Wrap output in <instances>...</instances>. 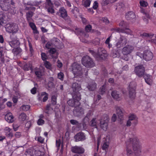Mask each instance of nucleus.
I'll return each mask as SVG.
<instances>
[{
	"mask_svg": "<svg viewBox=\"0 0 156 156\" xmlns=\"http://www.w3.org/2000/svg\"><path fill=\"white\" fill-rule=\"evenodd\" d=\"M109 2V0H102L101 3L102 5L105 6L108 4Z\"/></svg>",
	"mask_w": 156,
	"mask_h": 156,
	"instance_id": "nucleus-57",
	"label": "nucleus"
},
{
	"mask_svg": "<svg viewBox=\"0 0 156 156\" xmlns=\"http://www.w3.org/2000/svg\"><path fill=\"white\" fill-rule=\"evenodd\" d=\"M5 27L7 32L10 33H15L18 31V26L14 23H7L5 25Z\"/></svg>",
	"mask_w": 156,
	"mask_h": 156,
	"instance_id": "nucleus-6",
	"label": "nucleus"
},
{
	"mask_svg": "<svg viewBox=\"0 0 156 156\" xmlns=\"http://www.w3.org/2000/svg\"><path fill=\"white\" fill-rule=\"evenodd\" d=\"M111 95L114 99L116 101H119L121 99V95L116 90L113 91L111 93Z\"/></svg>",
	"mask_w": 156,
	"mask_h": 156,
	"instance_id": "nucleus-21",
	"label": "nucleus"
},
{
	"mask_svg": "<svg viewBox=\"0 0 156 156\" xmlns=\"http://www.w3.org/2000/svg\"><path fill=\"white\" fill-rule=\"evenodd\" d=\"M126 150L128 155L131 154L133 153L131 150L132 147L134 151L135 155L139 156L141 153V149L139 142L136 137L133 138H130L129 140L126 142Z\"/></svg>",
	"mask_w": 156,
	"mask_h": 156,
	"instance_id": "nucleus-1",
	"label": "nucleus"
},
{
	"mask_svg": "<svg viewBox=\"0 0 156 156\" xmlns=\"http://www.w3.org/2000/svg\"><path fill=\"white\" fill-rule=\"evenodd\" d=\"M134 47L133 46L126 45L123 48L122 53L124 55H127L131 53Z\"/></svg>",
	"mask_w": 156,
	"mask_h": 156,
	"instance_id": "nucleus-14",
	"label": "nucleus"
},
{
	"mask_svg": "<svg viewBox=\"0 0 156 156\" xmlns=\"http://www.w3.org/2000/svg\"><path fill=\"white\" fill-rule=\"evenodd\" d=\"M48 94L46 93V92H42L41 93V96H44L43 98L42 101L43 102H45L47 100L48 98Z\"/></svg>",
	"mask_w": 156,
	"mask_h": 156,
	"instance_id": "nucleus-37",
	"label": "nucleus"
},
{
	"mask_svg": "<svg viewBox=\"0 0 156 156\" xmlns=\"http://www.w3.org/2000/svg\"><path fill=\"white\" fill-rule=\"evenodd\" d=\"M129 119L130 121H133V122L132 123L134 126L136 125L138 123V121L136 119V115H131L129 117Z\"/></svg>",
	"mask_w": 156,
	"mask_h": 156,
	"instance_id": "nucleus-30",
	"label": "nucleus"
},
{
	"mask_svg": "<svg viewBox=\"0 0 156 156\" xmlns=\"http://www.w3.org/2000/svg\"><path fill=\"white\" fill-rule=\"evenodd\" d=\"M5 119L8 122L12 123L14 121V117L10 112L7 113L5 115Z\"/></svg>",
	"mask_w": 156,
	"mask_h": 156,
	"instance_id": "nucleus-23",
	"label": "nucleus"
},
{
	"mask_svg": "<svg viewBox=\"0 0 156 156\" xmlns=\"http://www.w3.org/2000/svg\"><path fill=\"white\" fill-rule=\"evenodd\" d=\"M54 6H50L46 8V9H47V11L48 13H51L52 14H53L55 13V10L53 8Z\"/></svg>",
	"mask_w": 156,
	"mask_h": 156,
	"instance_id": "nucleus-43",
	"label": "nucleus"
},
{
	"mask_svg": "<svg viewBox=\"0 0 156 156\" xmlns=\"http://www.w3.org/2000/svg\"><path fill=\"white\" fill-rule=\"evenodd\" d=\"M81 62L82 64L87 68H92L95 65L92 59L88 55H86L83 57Z\"/></svg>",
	"mask_w": 156,
	"mask_h": 156,
	"instance_id": "nucleus-5",
	"label": "nucleus"
},
{
	"mask_svg": "<svg viewBox=\"0 0 156 156\" xmlns=\"http://www.w3.org/2000/svg\"><path fill=\"white\" fill-rule=\"evenodd\" d=\"M10 0H1L0 6L3 10H7L9 9Z\"/></svg>",
	"mask_w": 156,
	"mask_h": 156,
	"instance_id": "nucleus-11",
	"label": "nucleus"
},
{
	"mask_svg": "<svg viewBox=\"0 0 156 156\" xmlns=\"http://www.w3.org/2000/svg\"><path fill=\"white\" fill-rule=\"evenodd\" d=\"M24 6L25 7L24 10L25 11H34L36 9L35 7L33 6H28L26 5V3L24 4Z\"/></svg>",
	"mask_w": 156,
	"mask_h": 156,
	"instance_id": "nucleus-33",
	"label": "nucleus"
},
{
	"mask_svg": "<svg viewBox=\"0 0 156 156\" xmlns=\"http://www.w3.org/2000/svg\"><path fill=\"white\" fill-rule=\"evenodd\" d=\"M50 55L52 56L53 58H57L58 57V53L55 48H51L49 51Z\"/></svg>",
	"mask_w": 156,
	"mask_h": 156,
	"instance_id": "nucleus-19",
	"label": "nucleus"
},
{
	"mask_svg": "<svg viewBox=\"0 0 156 156\" xmlns=\"http://www.w3.org/2000/svg\"><path fill=\"white\" fill-rule=\"evenodd\" d=\"M5 17V16L3 15H0V27L2 25L5 23V20L4 18Z\"/></svg>",
	"mask_w": 156,
	"mask_h": 156,
	"instance_id": "nucleus-45",
	"label": "nucleus"
},
{
	"mask_svg": "<svg viewBox=\"0 0 156 156\" xmlns=\"http://www.w3.org/2000/svg\"><path fill=\"white\" fill-rule=\"evenodd\" d=\"M73 72L75 76L81 77L83 73V71L87 72V70L82 69L81 65L76 62H74L72 65Z\"/></svg>",
	"mask_w": 156,
	"mask_h": 156,
	"instance_id": "nucleus-3",
	"label": "nucleus"
},
{
	"mask_svg": "<svg viewBox=\"0 0 156 156\" xmlns=\"http://www.w3.org/2000/svg\"><path fill=\"white\" fill-rule=\"evenodd\" d=\"M2 101V98L0 97V109H3L5 107V106Z\"/></svg>",
	"mask_w": 156,
	"mask_h": 156,
	"instance_id": "nucleus-62",
	"label": "nucleus"
},
{
	"mask_svg": "<svg viewBox=\"0 0 156 156\" xmlns=\"http://www.w3.org/2000/svg\"><path fill=\"white\" fill-rule=\"evenodd\" d=\"M27 116L26 114L22 113L19 116V119L20 121H23L26 120Z\"/></svg>",
	"mask_w": 156,
	"mask_h": 156,
	"instance_id": "nucleus-35",
	"label": "nucleus"
},
{
	"mask_svg": "<svg viewBox=\"0 0 156 156\" xmlns=\"http://www.w3.org/2000/svg\"><path fill=\"white\" fill-rule=\"evenodd\" d=\"M91 2V1L90 0H86L84 3V6L85 7H89L90 4Z\"/></svg>",
	"mask_w": 156,
	"mask_h": 156,
	"instance_id": "nucleus-49",
	"label": "nucleus"
},
{
	"mask_svg": "<svg viewBox=\"0 0 156 156\" xmlns=\"http://www.w3.org/2000/svg\"><path fill=\"white\" fill-rule=\"evenodd\" d=\"M84 149L82 147L75 146L72 148V151L74 153L83 154L84 152Z\"/></svg>",
	"mask_w": 156,
	"mask_h": 156,
	"instance_id": "nucleus-17",
	"label": "nucleus"
},
{
	"mask_svg": "<svg viewBox=\"0 0 156 156\" xmlns=\"http://www.w3.org/2000/svg\"><path fill=\"white\" fill-rule=\"evenodd\" d=\"M73 98L69 99L67 101L68 104L70 106L75 107L79 106L80 104V101L81 99V95L80 93L76 94H73Z\"/></svg>",
	"mask_w": 156,
	"mask_h": 156,
	"instance_id": "nucleus-4",
	"label": "nucleus"
},
{
	"mask_svg": "<svg viewBox=\"0 0 156 156\" xmlns=\"http://www.w3.org/2000/svg\"><path fill=\"white\" fill-rule=\"evenodd\" d=\"M26 156H34L33 151L30 149H27L25 153Z\"/></svg>",
	"mask_w": 156,
	"mask_h": 156,
	"instance_id": "nucleus-38",
	"label": "nucleus"
},
{
	"mask_svg": "<svg viewBox=\"0 0 156 156\" xmlns=\"http://www.w3.org/2000/svg\"><path fill=\"white\" fill-rule=\"evenodd\" d=\"M44 66L48 69L51 70L52 69V65L50 62L45 61L44 62Z\"/></svg>",
	"mask_w": 156,
	"mask_h": 156,
	"instance_id": "nucleus-32",
	"label": "nucleus"
},
{
	"mask_svg": "<svg viewBox=\"0 0 156 156\" xmlns=\"http://www.w3.org/2000/svg\"><path fill=\"white\" fill-rule=\"evenodd\" d=\"M100 126L101 128L103 130L106 131L108 127V123L107 121L106 120L101 121V119L100 120Z\"/></svg>",
	"mask_w": 156,
	"mask_h": 156,
	"instance_id": "nucleus-24",
	"label": "nucleus"
},
{
	"mask_svg": "<svg viewBox=\"0 0 156 156\" xmlns=\"http://www.w3.org/2000/svg\"><path fill=\"white\" fill-rule=\"evenodd\" d=\"M59 13L60 16L63 18L66 21H68L69 19L68 16L67 12L66 9L64 7H61L59 9Z\"/></svg>",
	"mask_w": 156,
	"mask_h": 156,
	"instance_id": "nucleus-9",
	"label": "nucleus"
},
{
	"mask_svg": "<svg viewBox=\"0 0 156 156\" xmlns=\"http://www.w3.org/2000/svg\"><path fill=\"white\" fill-rule=\"evenodd\" d=\"M32 21H30L28 22L30 28L33 30V33L34 34H38L39 32L37 29V28L34 23L32 22Z\"/></svg>",
	"mask_w": 156,
	"mask_h": 156,
	"instance_id": "nucleus-26",
	"label": "nucleus"
},
{
	"mask_svg": "<svg viewBox=\"0 0 156 156\" xmlns=\"http://www.w3.org/2000/svg\"><path fill=\"white\" fill-rule=\"evenodd\" d=\"M34 156H41L44 154L43 152H41L38 150H34Z\"/></svg>",
	"mask_w": 156,
	"mask_h": 156,
	"instance_id": "nucleus-39",
	"label": "nucleus"
},
{
	"mask_svg": "<svg viewBox=\"0 0 156 156\" xmlns=\"http://www.w3.org/2000/svg\"><path fill=\"white\" fill-rule=\"evenodd\" d=\"M106 90V85L104 84L101 86L99 89V93L101 94H103Z\"/></svg>",
	"mask_w": 156,
	"mask_h": 156,
	"instance_id": "nucleus-41",
	"label": "nucleus"
},
{
	"mask_svg": "<svg viewBox=\"0 0 156 156\" xmlns=\"http://www.w3.org/2000/svg\"><path fill=\"white\" fill-rule=\"evenodd\" d=\"M126 19L128 20H134L136 19V15L134 12L130 11L126 13Z\"/></svg>",
	"mask_w": 156,
	"mask_h": 156,
	"instance_id": "nucleus-18",
	"label": "nucleus"
},
{
	"mask_svg": "<svg viewBox=\"0 0 156 156\" xmlns=\"http://www.w3.org/2000/svg\"><path fill=\"white\" fill-rule=\"evenodd\" d=\"M89 51L98 60H104L108 56L107 51L103 48H99L97 53L90 49L89 50Z\"/></svg>",
	"mask_w": 156,
	"mask_h": 156,
	"instance_id": "nucleus-2",
	"label": "nucleus"
},
{
	"mask_svg": "<svg viewBox=\"0 0 156 156\" xmlns=\"http://www.w3.org/2000/svg\"><path fill=\"white\" fill-rule=\"evenodd\" d=\"M70 123L72 125H79V123L78 121L74 119H71L70 120Z\"/></svg>",
	"mask_w": 156,
	"mask_h": 156,
	"instance_id": "nucleus-61",
	"label": "nucleus"
},
{
	"mask_svg": "<svg viewBox=\"0 0 156 156\" xmlns=\"http://www.w3.org/2000/svg\"><path fill=\"white\" fill-rule=\"evenodd\" d=\"M34 15V12L33 11H28L26 13V17L28 22L33 21L32 17Z\"/></svg>",
	"mask_w": 156,
	"mask_h": 156,
	"instance_id": "nucleus-25",
	"label": "nucleus"
},
{
	"mask_svg": "<svg viewBox=\"0 0 156 156\" xmlns=\"http://www.w3.org/2000/svg\"><path fill=\"white\" fill-rule=\"evenodd\" d=\"M119 26L123 28V29L125 30L126 31H127L128 28L127 23L125 22L124 21H121L119 24Z\"/></svg>",
	"mask_w": 156,
	"mask_h": 156,
	"instance_id": "nucleus-31",
	"label": "nucleus"
},
{
	"mask_svg": "<svg viewBox=\"0 0 156 156\" xmlns=\"http://www.w3.org/2000/svg\"><path fill=\"white\" fill-rule=\"evenodd\" d=\"M102 21L105 23L106 24H108L109 23V21L106 17H103L102 18Z\"/></svg>",
	"mask_w": 156,
	"mask_h": 156,
	"instance_id": "nucleus-59",
	"label": "nucleus"
},
{
	"mask_svg": "<svg viewBox=\"0 0 156 156\" xmlns=\"http://www.w3.org/2000/svg\"><path fill=\"white\" fill-rule=\"evenodd\" d=\"M6 131V135L9 137H12L13 136V134L11 131V129L9 127H6L5 129Z\"/></svg>",
	"mask_w": 156,
	"mask_h": 156,
	"instance_id": "nucleus-34",
	"label": "nucleus"
},
{
	"mask_svg": "<svg viewBox=\"0 0 156 156\" xmlns=\"http://www.w3.org/2000/svg\"><path fill=\"white\" fill-rule=\"evenodd\" d=\"M154 35V34H149L146 33H144L143 34H142L141 35V36H142L143 37H146L151 38L153 37Z\"/></svg>",
	"mask_w": 156,
	"mask_h": 156,
	"instance_id": "nucleus-40",
	"label": "nucleus"
},
{
	"mask_svg": "<svg viewBox=\"0 0 156 156\" xmlns=\"http://www.w3.org/2000/svg\"><path fill=\"white\" fill-rule=\"evenodd\" d=\"M136 83L135 82H130L129 86V96L131 98L135 97Z\"/></svg>",
	"mask_w": 156,
	"mask_h": 156,
	"instance_id": "nucleus-7",
	"label": "nucleus"
},
{
	"mask_svg": "<svg viewBox=\"0 0 156 156\" xmlns=\"http://www.w3.org/2000/svg\"><path fill=\"white\" fill-rule=\"evenodd\" d=\"M34 73L37 77L38 79L41 78L44 75L42 70L40 69L35 70L34 72Z\"/></svg>",
	"mask_w": 156,
	"mask_h": 156,
	"instance_id": "nucleus-29",
	"label": "nucleus"
},
{
	"mask_svg": "<svg viewBox=\"0 0 156 156\" xmlns=\"http://www.w3.org/2000/svg\"><path fill=\"white\" fill-rule=\"evenodd\" d=\"M140 12L143 13L144 15H145L146 17L147 18H150V16L148 13L147 12L146 10L145 9H144L142 8H141L140 9Z\"/></svg>",
	"mask_w": 156,
	"mask_h": 156,
	"instance_id": "nucleus-44",
	"label": "nucleus"
},
{
	"mask_svg": "<svg viewBox=\"0 0 156 156\" xmlns=\"http://www.w3.org/2000/svg\"><path fill=\"white\" fill-rule=\"evenodd\" d=\"M61 143V141L60 139L58 140H57L56 141V146L57 147V149H59Z\"/></svg>",
	"mask_w": 156,
	"mask_h": 156,
	"instance_id": "nucleus-55",
	"label": "nucleus"
},
{
	"mask_svg": "<svg viewBox=\"0 0 156 156\" xmlns=\"http://www.w3.org/2000/svg\"><path fill=\"white\" fill-rule=\"evenodd\" d=\"M72 88L73 91V94L80 93L79 91L82 89L80 84L76 82H74L73 83Z\"/></svg>",
	"mask_w": 156,
	"mask_h": 156,
	"instance_id": "nucleus-12",
	"label": "nucleus"
},
{
	"mask_svg": "<svg viewBox=\"0 0 156 156\" xmlns=\"http://www.w3.org/2000/svg\"><path fill=\"white\" fill-rule=\"evenodd\" d=\"M30 66L29 64H25L23 67V69L25 71L29 70L30 69Z\"/></svg>",
	"mask_w": 156,
	"mask_h": 156,
	"instance_id": "nucleus-56",
	"label": "nucleus"
},
{
	"mask_svg": "<svg viewBox=\"0 0 156 156\" xmlns=\"http://www.w3.org/2000/svg\"><path fill=\"white\" fill-rule=\"evenodd\" d=\"M127 42V40L126 38L121 36L119 40L117 43L116 46L117 48H120L125 45Z\"/></svg>",
	"mask_w": 156,
	"mask_h": 156,
	"instance_id": "nucleus-16",
	"label": "nucleus"
},
{
	"mask_svg": "<svg viewBox=\"0 0 156 156\" xmlns=\"http://www.w3.org/2000/svg\"><path fill=\"white\" fill-rule=\"evenodd\" d=\"M56 97L55 95H53L51 97V103L53 105L56 104Z\"/></svg>",
	"mask_w": 156,
	"mask_h": 156,
	"instance_id": "nucleus-51",
	"label": "nucleus"
},
{
	"mask_svg": "<svg viewBox=\"0 0 156 156\" xmlns=\"http://www.w3.org/2000/svg\"><path fill=\"white\" fill-rule=\"evenodd\" d=\"M92 27L91 25L88 24L85 27L86 31L87 32H90L92 29Z\"/></svg>",
	"mask_w": 156,
	"mask_h": 156,
	"instance_id": "nucleus-52",
	"label": "nucleus"
},
{
	"mask_svg": "<svg viewBox=\"0 0 156 156\" xmlns=\"http://www.w3.org/2000/svg\"><path fill=\"white\" fill-rule=\"evenodd\" d=\"M116 113L118 116V118L120 120H122L123 119V113L121 108L118 106H115Z\"/></svg>",
	"mask_w": 156,
	"mask_h": 156,
	"instance_id": "nucleus-22",
	"label": "nucleus"
},
{
	"mask_svg": "<svg viewBox=\"0 0 156 156\" xmlns=\"http://www.w3.org/2000/svg\"><path fill=\"white\" fill-rule=\"evenodd\" d=\"M30 106L29 105H23L21 107V108L24 111H27L30 109Z\"/></svg>",
	"mask_w": 156,
	"mask_h": 156,
	"instance_id": "nucleus-48",
	"label": "nucleus"
},
{
	"mask_svg": "<svg viewBox=\"0 0 156 156\" xmlns=\"http://www.w3.org/2000/svg\"><path fill=\"white\" fill-rule=\"evenodd\" d=\"M87 87L90 91L94 90L96 88L97 84L94 82L92 81L89 84Z\"/></svg>",
	"mask_w": 156,
	"mask_h": 156,
	"instance_id": "nucleus-27",
	"label": "nucleus"
},
{
	"mask_svg": "<svg viewBox=\"0 0 156 156\" xmlns=\"http://www.w3.org/2000/svg\"><path fill=\"white\" fill-rule=\"evenodd\" d=\"M37 140L39 142L43 143L44 142V139L41 136H40L38 137Z\"/></svg>",
	"mask_w": 156,
	"mask_h": 156,
	"instance_id": "nucleus-64",
	"label": "nucleus"
},
{
	"mask_svg": "<svg viewBox=\"0 0 156 156\" xmlns=\"http://www.w3.org/2000/svg\"><path fill=\"white\" fill-rule=\"evenodd\" d=\"M44 122H45L44 120L40 118L37 121V123L38 125H41L44 124Z\"/></svg>",
	"mask_w": 156,
	"mask_h": 156,
	"instance_id": "nucleus-58",
	"label": "nucleus"
},
{
	"mask_svg": "<svg viewBox=\"0 0 156 156\" xmlns=\"http://www.w3.org/2000/svg\"><path fill=\"white\" fill-rule=\"evenodd\" d=\"M145 82L149 85H151L152 83V76L148 74H144L143 76Z\"/></svg>",
	"mask_w": 156,
	"mask_h": 156,
	"instance_id": "nucleus-20",
	"label": "nucleus"
},
{
	"mask_svg": "<svg viewBox=\"0 0 156 156\" xmlns=\"http://www.w3.org/2000/svg\"><path fill=\"white\" fill-rule=\"evenodd\" d=\"M75 141L78 142L83 141L86 139V136L84 133L82 132L77 133L74 136Z\"/></svg>",
	"mask_w": 156,
	"mask_h": 156,
	"instance_id": "nucleus-13",
	"label": "nucleus"
},
{
	"mask_svg": "<svg viewBox=\"0 0 156 156\" xmlns=\"http://www.w3.org/2000/svg\"><path fill=\"white\" fill-rule=\"evenodd\" d=\"M53 43L51 41H48L46 44L45 47L46 48L49 49L51 48V47L52 46Z\"/></svg>",
	"mask_w": 156,
	"mask_h": 156,
	"instance_id": "nucleus-53",
	"label": "nucleus"
},
{
	"mask_svg": "<svg viewBox=\"0 0 156 156\" xmlns=\"http://www.w3.org/2000/svg\"><path fill=\"white\" fill-rule=\"evenodd\" d=\"M96 118H93L90 122V125L94 127L95 128H97L98 123L96 120Z\"/></svg>",
	"mask_w": 156,
	"mask_h": 156,
	"instance_id": "nucleus-36",
	"label": "nucleus"
},
{
	"mask_svg": "<svg viewBox=\"0 0 156 156\" xmlns=\"http://www.w3.org/2000/svg\"><path fill=\"white\" fill-rule=\"evenodd\" d=\"M89 118L85 116L83 119V124H86L88 123L89 122Z\"/></svg>",
	"mask_w": 156,
	"mask_h": 156,
	"instance_id": "nucleus-63",
	"label": "nucleus"
},
{
	"mask_svg": "<svg viewBox=\"0 0 156 156\" xmlns=\"http://www.w3.org/2000/svg\"><path fill=\"white\" fill-rule=\"evenodd\" d=\"M116 32L119 33H125L128 34H131L132 33V31L130 29H128L127 31H126L125 30L119 27L116 28Z\"/></svg>",
	"mask_w": 156,
	"mask_h": 156,
	"instance_id": "nucleus-28",
	"label": "nucleus"
},
{
	"mask_svg": "<svg viewBox=\"0 0 156 156\" xmlns=\"http://www.w3.org/2000/svg\"><path fill=\"white\" fill-rule=\"evenodd\" d=\"M153 57V54L151 51L147 50L144 52L143 59L146 61L151 60Z\"/></svg>",
	"mask_w": 156,
	"mask_h": 156,
	"instance_id": "nucleus-10",
	"label": "nucleus"
},
{
	"mask_svg": "<svg viewBox=\"0 0 156 156\" xmlns=\"http://www.w3.org/2000/svg\"><path fill=\"white\" fill-rule=\"evenodd\" d=\"M53 6V4L51 0H46L45 8Z\"/></svg>",
	"mask_w": 156,
	"mask_h": 156,
	"instance_id": "nucleus-42",
	"label": "nucleus"
},
{
	"mask_svg": "<svg viewBox=\"0 0 156 156\" xmlns=\"http://www.w3.org/2000/svg\"><path fill=\"white\" fill-rule=\"evenodd\" d=\"M74 113L76 116H80L84 114L83 109L79 106H76L74 109Z\"/></svg>",
	"mask_w": 156,
	"mask_h": 156,
	"instance_id": "nucleus-15",
	"label": "nucleus"
},
{
	"mask_svg": "<svg viewBox=\"0 0 156 156\" xmlns=\"http://www.w3.org/2000/svg\"><path fill=\"white\" fill-rule=\"evenodd\" d=\"M109 143L107 142H105L103 145L102 149L103 150H106L108 149L109 147Z\"/></svg>",
	"mask_w": 156,
	"mask_h": 156,
	"instance_id": "nucleus-47",
	"label": "nucleus"
},
{
	"mask_svg": "<svg viewBox=\"0 0 156 156\" xmlns=\"http://www.w3.org/2000/svg\"><path fill=\"white\" fill-rule=\"evenodd\" d=\"M41 58L42 60L45 61L47 59L48 57L46 54L44 52L41 53Z\"/></svg>",
	"mask_w": 156,
	"mask_h": 156,
	"instance_id": "nucleus-46",
	"label": "nucleus"
},
{
	"mask_svg": "<svg viewBox=\"0 0 156 156\" xmlns=\"http://www.w3.org/2000/svg\"><path fill=\"white\" fill-rule=\"evenodd\" d=\"M98 7V2L96 1H95L93 3V8L95 10L97 9V8Z\"/></svg>",
	"mask_w": 156,
	"mask_h": 156,
	"instance_id": "nucleus-60",
	"label": "nucleus"
},
{
	"mask_svg": "<svg viewBox=\"0 0 156 156\" xmlns=\"http://www.w3.org/2000/svg\"><path fill=\"white\" fill-rule=\"evenodd\" d=\"M64 74L62 72H60L58 74V78L61 80H63L64 79Z\"/></svg>",
	"mask_w": 156,
	"mask_h": 156,
	"instance_id": "nucleus-50",
	"label": "nucleus"
},
{
	"mask_svg": "<svg viewBox=\"0 0 156 156\" xmlns=\"http://www.w3.org/2000/svg\"><path fill=\"white\" fill-rule=\"evenodd\" d=\"M145 71V68L142 65H139L135 68L134 72L140 77L143 76L144 74Z\"/></svg>",
	"mask_w": 156,
	"mask_h": 156,
	"instance_id": "nucleus-8",
	"label": "nucleus"
},
{
	"mask_svg": "<svg viewBox=\"0 0 156 156\" xmlns=\"http://www.w3.org/2000/svg\"><path fill=\"white\" fill-rule=\"evenodd\" d=\"M140 5L142 7H146L148 5V3L147 2H145L143 0L140 1Z\"/></svg>",
	"mask_w": 156,
	"mask_h": 156,
	"instance_id": "nucleus-54",
	"label": "nucleus"
}]
</instances>
